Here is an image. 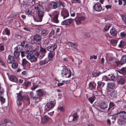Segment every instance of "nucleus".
<instances>
[{"label": "nucleus", "instance_id": "50", "mask_svg": "<svg viewBox=\"0 0 126 126\" xmlns=\"http://www.w3.org/2000/svg\"><path fill=\"white\" fill-rule=\"evenodd\" d=\"M122 19L124 21L126 20V14L123 15L122 17Z\"/></svg>", "mask_w": 126, "mask_h": 126}, {"label": "nucleus", "instance_id": "62", "mask_svg": "<svg viewBox=\"0 0 126 126\" xmlns=\"http://www.w3.org/2000/svg\"><path fill=\"white\" fill-rule=\"evenodd\" d=\"M25 12V13L28 15L29 14V13L30 12V10L29 9H26Z\"/></svg>", "mask_w": 126, "mask_h": 126}, {"label": "nucleus", "instance_id": "34", "mask_svg": "<svg viewBox=\"0 0 126 126\" xmlns=\"http://www.w3.org/2000/svg\"><path fill=\"white\" fill-rule=\"evenodd\" d=\"M117 123L118 124L120 125H124L125 123L124 120H121L120 119H118Z\"/></svg>", "mask_w": 126, "mask_h": 126}, {"label": "nucleus", "instance_id": "5", "mask_svg": "<svg viewBox=\"0 0 126 126\" xmlns=\"http://www.w3.org/2000/svg\"><path fill=\"white\" fill-rule=\"evenodd\" d=\"M59 14V12L57 11H54L52 13V15L54 17L52 19L53 22L56 23L59 22V21L58 19V18Z\"/></svg>", "mask_w": 126, "mask_h": 126}, {"label": "nucleus", "instance_id": "54", "mask_svg": "<svg viewBox=\"0 0 126 126\" xmlns=\"http://www.w3.org/2000/svg\"><path fill=\"white\" fill-rule=\"evenodd\" d=\"M38 86L37 85L35 86L33 85L31 88V89L32 90H34L38 87Z\"/></svg>", "mask_w": 126, "mask_h": 126}, {"label": "nucleus", "instance_id": "12", "mask_svg": "<svg viewBox=\"0 0 126 126\" xmlns=\"http://www.w3.org/2000/svg\"><path fill=\"white\" fill-rule=\"evenodd\" d=\"M19 56H8V62L9 63H12L14 61H15V58H17Z\"/></svg>", "mask_w": 126, "mask_h": 126}, {"label": "nucleus", "instance_id": "48", "mask_svg": "<svg viewBox=\"0 0 126 126\" xmlns=\"http://www.w3.org/2000/svg\"><path fill=\"white\" fill-rule=\"evenodd\" d=\"M121 36L122 38L126 37V34L124 32H122L120 33Z\"/></svg>", "mask_w": 126, "mask_h": 126}, {"label": "nucleus", "instance_id": "27", "mask_svg": "<svg viewBox=\"0 0 126 126\" xmlns=\"http://www.w3.org/2000/svg\"><path fill=\"white\" fill-rule=\"evenodd\" d=\"M36 92H37V95H36V96L39 97L41 99V97L43 95V92L40 89L37 90Z\"/></svg>", "mask_w": 126, "mask_h": 126}, {"label": "nucleus", "instance_id": "24", "mask_svg": "<svg viewBox=\"0 0 126 126\" xmlns=\"http://www.w3.org/2000/svg\"><path fill=\"white\" fill-rule=\"evenodd\" d=\"M10 80L13 82H17L18 81L16 77L14 75H12L9 78Z\"/></svg>", "mask_w": 126, "mask_h": 126}, {"label": "nucleus", "instance_id": "21", "mask_svg": "<svg viewBox=\"0 0 126 126\" xmlns=\"http://www.w3.org/2000/svg\"><path fill=\"white\" fill-rule=\"evenodd\" d=\"M120 118L124 119H126V110L120 113Z\"/></svg>", "mask_w": 126, "mask_h": 126}, {"label": "nucleus", "instance_id": "37", "mask_svg": "<svg viewBox=\"0 0 126 126\" xmlns=\"http://www.w3.org/2000/svg\"><path fill=\"white\" fill-rule=\"evenodd\" d=\"M76 89V86L74 84H72L70 87V90L72 91H74Z\"/></svg>", "mask_w": 126, "mask_h": 126}, {"label": "nucleus", "instance_id": "41", "mask_svg": "<svg viewBox=\"0 0 126 126\" xmlns=\"http://www.w3.org/2000/svg\"><path fill=\"white\" fill-rule=\"evenodd\" d=\"M110 42V43L114 46H115L117 42V41L115 39H111Z\"/></svg>", "mask_w": 126, "mask_h": 126}, {"label": "nucleus", "instance_id": "30", "mask_svg": "<svg viewBox=\"0 0 126 126\" xmlns=\"http://www.w3.org/2000/svg\"><path fill=\"white\" fill-rule=\"evenodd\" d=\"M104 77L106 78V80H114L116 79V77L114 75H112L110 77V78H107L106 76H104Z\"/></svg>", "mask_w": 126, "mask_h": 126}, {"label": "nucleus", "instance_id": "64", "mask_svg": "<svg viewBox=\"0 0 126 126\" xmlns=\"http://www.w3.org/2000/svg\"><path fill=\"white\" fill-rule=\"evenodd\" d=\"M71 15V16H74L75 15V13L73 11H71L70 13Z\"/></svg>", "mask_w": 126, "mask_h": 126}, {"label": "nucleus", "instance_id": "46", "mask_svg": "<svg viewBox=\"0 0 126 126\" xmlns=\"http://www.w3.org/2000/svg\"><path fill=\"white\" fill-rule=\"evenodd\" d=\"M5 32L6 34L9 35L10 34V30L8 28H6L5 29Z\"/></svg>", "mask_w": 126, "mask_h": 126}, {"label": "nucleus", "instance_id": "10", "mask_svg": "<svg viewBox=\"0 0 126 126\" xmlns=\"http://www.w3.org/2000/svg\"><path fill=\"white\" fill-rule=\"evenodd\" d=\"M53 57V56H48V57L45 60L41 61L40 62L39 64L40 65H43L46 64L50 60H51Z\"/></svg>", "mask_w": 126, "mask_h": 126}, {"label": "nucleus", "instance_id": "32", "mask_svg": "<svg viewBox=\"0 0 126 126\" xmlns=\"http://www.w3.org/2000/svg\"><path fill=\"white\" fill-rule=\"evenodd\" d=\"M96 84L94 82H91L89 83V87L91 89L94 88Z\"/></svg>", "mask_w": 126, "mask_h": 126}, {"label": "nucleus", "instance_id": "20", "mask_svg": "<svg viewBox=\"0 0 126 126\" xmlns=\"http://www.w3.org/2000/svg\"><path fill=\"white\" fill-rule=\"evenodd\" d=\"M61 15L64 19L68 17L69 16V13L67 11L63 10L61 12Z\"/></svg>", "mask_w": 126, "mask_h": 126}, {"label": "nucleus", "instance_id": "55", "mask_svg": "<svg viewBox=\"0 0 126 126\" xmlns=\"http://www.w3.org/2000/svg\"><path fill=\"white\" fill-rule=\"evenodd\" d=\"M117 114H115V115H114L112 116L111 119L112 120H115L116 118L117 117Z\"/></svg>", "mask_w": 126, "mask_h": 126}, {"label": "nucleus", "instance_id": "14", "mask_svg": "<svg viewBox=\"0 0 126 126\" xmlns=\"http://www.w3.org/2000/svg\"><path fill=\"white\" fill-rule=\"evenodd\" d=\"M85 19V18L83 16H81L76 18L75 19L77 25H79L80 24L81 22L84 21Z\"/></svg>", "mask_w": 126, "mask_h": 126}, {"label": "nucleus", "instance_id": "6", "mask_svg": "<svg viewBox=\"0 0 126 126\" xmlns=\"http://www.w3.org/2000/svg\"><path fill=\"white\" fill-rule=\"evenodd\" d=\"M25 50L26 51H24V54H28V55H31V53H32L31 47L28 44H26L25 46Z\"/></svg>", "mask_w": 126, "mask_h": 126}, {"label": "nucleus", "instance_id": "13", "mask_svg": "<svg viewBox=\"0 0 126 126\" xmlns=\"http://www.w3.org/2000/svg\"><path fill=\"white\" fill-rule=\"evenodd\" d=\"M22 65L24 67L28 69L29 68L30 64L25 59H22Z\"/></svg>", "mask_w": 126, "mask_h": 126}, {"label": "nucleus", "instance_id": "52", "mask_svg": "<svg viewBox=\"0 0 126 126\" xmlns=\"http://www.w3.org/2000/svg\"><path fill=\"white\" fill-rule=\"evenodd\" d=\"M100 74V73H95L94 74L93 76L94 77H96L98 76Z\"/></svg>", "mask_w": 126, "mask_h": 126}, {"label": "nucleus", "instance_id": "8", "mask_svg": "<svg viewBox=\"0 0 126 126\" xmlns=\"http://www.w3.org/2000/svg\"><path fill=\"white\" fill-rule=\"evenodd\" d=\"M17 99L16 100V103L17 105L19 106L21 105L23 98L22 93L20 92L18 94H17Z\"/></svg>", "mask_w": 126, "mask_h": 126}, {"label": "nucleus", "instance_id": "44", "mask_svg": "<svg viewBox=\"0 0 126 126\" xmlns=\"http://www.w3.org/2000/svg\"><path fill=\"white\" fill-rule=\"evenodd\" d=\"M118 81V84H123L124 82V79L122 78H121Z\"/></svg>", "mask_w": 126, "mask_h": 126}, {"label": "nucleus", "instance_id": "23", "mask_svg": "<svg viewBox=\"0 0 126 126\" xmlns=\"http://www.w3.org/2000/svg\"><path fill=\"white\" fill-rule=\"evenodd\" d=\"M126 63V56H123L121 59V61L119 62V64L122 65L125 64Z\"/></svg>", "mask_w": 126, "mask_h": 126}, {"label": "nucleus", "instance_id": "28", "mask_svg": "<svg viewBox=\"0 0 126 126\" xmlns=\"http://www.w3.org/2000/svg\"><path fill=\"white\" fill-rule=\"evenodd\" d=\"M49 117L46 115H45L42 118L41 122L43 123H46L49 119Z\"/></svg>", "mask_w": 126, "mask_h": 126}, {"label": "nucleus", "instance_id": "15", "mask_svg": "<svg viewBox=\"0 0 126 126\" xmlns=\"http://www.w3.org/2000/svg\"><path fill=\"white\" fill-rule=\"evenodd\" d=\"M57 47V45L55 44H54L48 47L47 48V49L50 52H52L55 50Z\"/></svg>", "mask_w": 126, "mask_h": 126}, {"label": "nucleus", "instance_id": "58", "mask_svg": "<svg viewBox=\"0 0 126 126\" xmlns=\"http://www.w3.org/2000/svg\"><path fill=\"white\" fill-rule=\"evenodd\" d=\"M4 50V47L3 45L0 44V51H3Z\"/></svg>", "mask_w": 126, "mask_h": 126}, {"label": "nucleus", "instance_id": "25", "mask_svg": "<svg viewBox=\"0 0 126 126\" xmlns=\"http://www.w3.org/2000/svg\"><path fill=\"white\" fill-rule=\"evenodd\" d=\"M78 116H77L76 113H74L73 116H71L69 117V120L71 119H72L73 121L76 122L78 120Z\"/></svg>", "mask_w": 126, "mask_h": 126}, {"label": "nucleus", "instance_id": "33", "mask_svg": "<svg viewBox=\"0 0 126 126\" xmlns=\"http://www.w3.org/2000/svg\"><path fill=\"white\" fill-rule=\"evenodd\" d=\"M125 45L126 43L124 41H121L118 45V46L121 48H122L125 46Z\"/></svg>", "mask_w": 126, "mask_h": 126}, {"label": "nucleus", "instance_id": "40", "mask_svg": "<svg viewBox=\"0 0 126 126\" xmlns=\"http://www.w3.org/2000/svg\"><path fill=\"white\" fill-rule=\"evenodd\" d=\"M40 33L42 35H46L47 34V32L46 30L44 29L41 30Z\"/></svg>", "mask_w": 126, "mask_h": 126}, {"label": "nucleus", "instance_id": "18", "mask_svg": "<svg viewBox=\"0 0 126 126\" xmlns=\"http://www.w3.org/2000/svg\"><path fill=\"white\" fill-rule=\"evenodd\" d=\"M72 21L71 19H68L63 21L61 23V24L63 25H69L71 24Z\"/></svg>", "mask_w": 126, "mask_h": 126}, {"label": "nucleus", "instance_id": "47", "mask_svg": "<svg viewBox=\"0 0 126 126\" xmlns=\"http://www.w3.org/2000/svg\"><path fill=\"white\" fill-rule=\"evenodd\" d=\"M74 43H72L71 42H67L66 43V44H67L68 46H70L72 47H73V45L74 44Z\"/></svg>", "mask_w": 126, "mask_h": 126}, {"label": "nucleus", "instance_id": "63", "mask_svg": "<svg viewBox=\"0 0 126 126\" xmlns=\"http://www.w3.org/2000/svg\"><path fill=\"white\" fill-rule=\"evenodd\" d=\"M25 99H26L29 102V103L30 104V102H29L30 99L29 96H25Z\"/></svg>", "mask_w": 126, "mask_h": 126}, {"label": "nucleus", "instance_id": "22", "mask_svg": "<svg viewBox=\"0 0 126 126\" xmlns=\"http://www.w3.org/2000/svg\"><path fill=\"white\" fill-rule=\"evenodd\" d=\"M38 16L39 19V21L41 22L42 20V18L44 16V12L41 10L38 11Z\"/></svg>", "mask_w": 126, "mask_h": 126}, {"label": "nucleus", "instance_id": "7", "mask_svg": "<svg viewBox=\"0 0 126 126\" xmlns=\"http://www.w3.org/2000/svg\"><path fill=\"white\" fill-rule=\"evenodd\" d=\"M33 41L34 43L35 44H39V42L42 39L41 36L39 35H35L33 37Z\"/></svg>", "mask_w": 126, "mask_h": 126}, {"label": "nucleus", "instance_id": "36", "mask_svg": "<svg viewBox=\"0 0 126 126\" xmlns=\"http://www.w3.org/2000/svg\"><path fill=\"white\" fill-rule=\"evenodd\" d=\"M32 53V55H39V52L36 49H34L32 51V53H31V55Z\"/></svg>", "mask_w": 126, "mask_h": 126}, {"label": "nucleus", "instance_id": "53", "mask_svg": "<svg viewBox=\"0 0 126 126\" xmlns=\"http://www.w3.org/2000/svg\"><path fill=\"white\" fill-rule=\"evenodd\" d=\"M114 105L113 102H110L109 104V107L108 108V110H109V108H111L114 106Z\"/></svg>", "mask_w": 126, "mask_h": 126}, {"label": "nucleus", "instance_id": "11", "mask_svg": "<svg viewBox=\"0 0 126 126\" xmlns=\"http://www.w3.org/2000/svg\"><path fill=\"white\" fill-rule=\"evenodd\" d=\"M93 8L95 10L98 12L100 11L102 9L101 5L99 2L97 3L94 5Z\"/></svg>", "mask_w": 126, "mask_h": 126}, {"label": "nucleus", "instance_id": "17", "mask_svg": "<svg viewBox=\"0 0 126 126\" xmlns=\"http://www.w3.org/2000/svg\"><path fill=\"white\" fill-rule=\"evenodd\" d=\"M26 57L27 59L32 62H35L37 60V57L35 56H27Z\"/></svg>", "mask_w": 126, "mask_h": 126}, {"label": "nucleus", "instance_id": "29", "mask_svg": "<svg viewBox=\"0 0 126 126\" xmlns=\"http://www.w3.org/2000/svg\"><path fill=\"white\" fill-rule=\"evenodd\" d=\"M42 8V6L38 3L35 4V9L38 11L41 10Z\"/></svg>", "mask_w": 126, "mask_h": 126}, {"label": "nucleus", "instance_id": "38", "mask_svg": "<svg viewBox=\"0 0 126 126\" xmlns=\"http://www.w3.org/2000/svg\"><path fill=\"white\" fill-rule=\"evenodd\" d=\"M18 66V64L16 63H13L12 64V67L14 69L17 68Z\"/></svg>", "mask_w": 126, "mask_h": 126}, {"label": "nucleus", "instance_id": "42", "mask_svg": "<svg viewBox=\"0 0 126 126\" xmlns=\"http://www.w3.org/2000/svg\"><path fill=\"white\" fill-rule=\"evenodd\" d=\"M121 73L123 75L126 74V69L124 68H121Z\"/></svg>", "mask_w": 126, "mask_h": 126}, {"label": "nucleus", "instance_id": "39", "mask_svg": "<svg viewBox=\"0 0 126 126\" xmlns=\"http://www.w3.org/2000/svg\"><path fill=\"white\" fill-rule=\"evenodd\" d=\"M95 99V97L94 96L89 98L88 99L90 103L91 104H92L94 101Z\"/></svg>", "mask_w": 126, "mask_h": 126}, {"label": "nucleus", "instance_id": "35", "mask_svg": "<svg viewBox=\"0 0 126 126\" xmlns=\"http://www.w3.org/2000/svg\"><path fill=\"white\" fill-rule=\"evenodd\" d=\"M40 52L43 53V55H45V53L46 52V51L45 49L43 48L41 46L40 47Z\"/></svg>", "mask_w": 126, "mask_h": 126}, {"label": "nucleus", "instance_id": "60", "mask_svg": "<svg viewBox=\"0 0 126 126\" xmlns=\"http://www.w3.org/2000/svg\"><path fill=\"white\" fill-rule=\"evenodd\" d=\"M105 8L107 9H110L111 7V5H107L105 6Z\"/></svg>", "mask_w": 126, "mask_h": 126}, {"label": "nucleus", "instance_id": "16", "mask_svg": "<svg viewBox=\"0 0 126 126\" xmlns=\"http://www.w3.org/2000/svg\"><path fill=\"white\" fill-rule=\"evenodd\" d=\"M33 93L32 92H31L30 93V96L32 98H33V100L35 101V102H38L40 101L41 100V99L39 97L37 96H33Z\"/></svg>", "mask_w": 126, "mask_h": 126}, {"label": "nucleus", "instance_id": "31", "mask_svg": "<svg viewBox=\"0 0 126 126\" xmlns=\"http://www.w3.org/2000/svg\"><path fill=\"white\" fill-rule=\"evenodd\" d=\"M108 107V105L104 103L101 104L99 106L102 109H105L107 108Z\"/></svg>", "mask_w": 126, "mask_h": 126}, {"label": "nucleus", "instance_id": "51", "mask_svg": "<svg viewBox=\"0 0 126 126\" xmlns=\"http://www.w3.org/2000/svg\"><path fill=\"white\" fill-rule=\"evenodd\" d=\"M78 45V44L77 43H74L72 47L76 49H77Z\"/></svg>", "mask_w": 126, "mask_h": 126}, {"label": "nucleus", "instance_id": "57", "mask_svg": "<svg viewBox=\"0 0 126 126\" xmlns=\"http://www.w3.org/2000/svg\"><path fill=\"white\" fill-rule=\"evenodd\" d=\"M110 27V26H106L104 28V30L105 31H108L109 30Z\"/></svg>", "mask_w": 126, "mask_h": 126}, {"label": "nucleus", "instance_id": "61", "mask_svg": "<svg viewBox=\"0 0 126 126\" xmlns=\"http://www.w3.org/2000/svg\"><path fill=\"white\" fill-rule=\"evenodd\" d=\"M107 123L108 125L110 126L111 125V122L110 120L109 119L107 120Z\"/></svg>", "mask_w": 126, "mask_h": 126}, {"label": "nucleus", "instance_id": "43", "mask_svg": "<svg viewBox=\"0 0 126 126\" xmlns=\"http://www.w3.org/2000/svg\"><path fill=\"white\" fill-rule=\"evenodd\" d=\"M31 82L29 81L26 82L24 83V85L26 88L28 87L31 86Z\"/></svg>", "mask_w": 126, "mask_h": 126}, {"label": "nucleus", "instance_id": "45", "mask_svg": "<svg viewBox=\"0 0 126 126\" xmlns=\"http://www.w3.org/2000/svg\"><path fill=\"white\" fill-rule=\"evenodd\" d=\"M72 3H80V1L79 0H71Z\"/></svg>", "mask_w": 126, "mask_h": 126}, {"label": "nucleus", "instance_id": "9", "mask_svg": "<svg viewBox=\"0 0 126 126\" xmlns=\"http://www.w3.org/2000/svg\"><path fill=\"white\" fill-rule=\"evenodd\" d=\"M115 88L114 83L110 82L107 84L106 90L107 92H110L112 91Z\"/></svg>", "mask_w": 126, "mask_h": 126}, {"label": "nucleus", "instance_id": "1", "mask_svg": "<svg viewBox=\"0 0 126 126\" xmlns=\"http://www.w3.org/2000/svg\"><path fill=\"white\" fill-rule=\"evenodd\" d=\"M49 7L52 9H55L61 6L64 7V5L60 1H51L49 5Z\"/></svg>", "mask_w": 126, "mask_h": 126}, {"label": "nucleus", "instance_id": "2", "mask_svg": "<svg viewBox=\"0 0 126 126\" xmlns=\"http://www.w3.org/2000/svg\"><path fill=\"white\" fill-rule=\"evenodd\" d=\"M25 43V41H23L21 43V44L19 45L17 47V50L14 51V55H20V53L21 55H24V51H22L21 50L22 49V48L23 47Z\"/></svg>", "mask_w": 126, "mask_h": 126}, {"label": "nucleus", "instance_id": "56", "mask_svg": "<svg viewBox=\"0 0 126 126\" xmlns=\"http://www.w3.org/2000/svg\"><path fill=\"white\" fill-rule=\"evenodd\" d=\"M0 100L1 102L3 103H4L5 101V99L2 97H0Z\"/></svg>", "mask_w": 126, "mask_h": 126}, {"label": "nucleus", "instance_id": "3", "mask_svg": "<svg viewBox=\"0 0 126 126\" xmlns=\"http://www.w3.org/2000/svg\"><path fill=\"white\" fill-rule=\"evenodd\" d=\"M55 103L56 101L55 100L47 103L44 107L43 108V109L45 111L44 113L47 112L50 109L53 108L55 105Z\"/></svg>", "mask_w": 126, "mask_h": 126}, {"label": "nucleus", "instance_id": "59", "mask_svg": "<svg viewBox=\"0 0 126 126\" xmlns=\"http://www.w3.org/2000/svg\"><path fill=\"white\" fill-rule=\"evenodd\" d=\"M97 57V56H90V59H92L93 58L94 59H95Z\"/></svg>", "mask_w": 126, "mask_h": 126}, {"label": "nucleus", "instance_id": "26", "mask_svg": "<svg viewBox=\"0 0 126 126\" xmlns=\"http://www.w3.org/2000/svg\"><path fill=\"white\" fill-rule=\"evenodd\" d=\"M110 33L113 36H115L117 35V31L114 28H112L110 30Z\"/></svg>", "mask_w": 126, "mask_h": 126}, {"label": "nucleus", "instance_id": "49", "mask_svg": "<svg viewBox=\"0 0 126 126\" xmlns=\"http://www.w3.org/2000/svg\"><path fill=\"white\" fill-rule=\"evenodd\" d=\"M58 109L61 111H63L64 110V108L63 107H59L58 108Z\"/></svg>", "mask_w": 126, "mask_h": 126}, {"label": "nucleus", "instance_id": "19", "mask_svg": "<svg viewBox=\"0 0 126 126\" xmlns=\"http://www.w3.org/2000/svg\"><path fill=\"white\" fill-rule=\"evenodd\" d=\"M105 84V83L101 81L98 82L97 89L99 92H101V87L104 86Z\"/></svg>", "mask_w": 126, "mask_h": 126}, {"label": "nucleus", "instance_id": "4", "mask_svg": "<svg viewBox=\"0 0 126 126\" xmlns=\"http://www.w3.org/2000/svg\"><path fill=\"white\" fill-rule=\"evenodd\" d=\"M61 74L63 77L69 78L71 77L72 73L70 69L64 68L62 71Z\"/></svg>", "mask_w": 126, "mask_h": 126}]
</instances>
